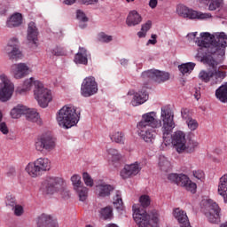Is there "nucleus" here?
Segmentation results:
<instances>
[{
  "label": "nucleus",
  "mask_w": 227,
  "mask_h": 227,
  "mask_svg": "<svg viewBox=\"0 0 227 227\" xmlns=\"http://www.w3.org/2000/svg\"><path fill=\"white\" fill-rule=\"evenodd\" d=\"M195 43L200 47L197 56L200 59L201 63L208 65L215 70L206 71L201 70L199 73L198 78L202 82H210L211 86L221 84L223 80L226 77V73L217 68V61L214 59L216 58H223L226 53L227 35L224 32L215 33L210 35L208 32L200 33V37L195 39Z\"/></svg>",
  "instance_id": "1"
},
{
  "label": "nucleus",
  "mask_w": 227,
  "mask_h": 227,
  "mask_svg": "<svg viewBox=\"0 0 227 227\" xmlns=\"http://www.w3.org/2000/svg\"><path fill=\"white\" fill-rule=\"evenodd\" d=\"M138 136L145 143H153L156 134L153 129H160L162 121L157 119V113L149 112L142 115L141 121L137 124Z\"/></svg>",
  "instance_id": "2"
},
{
  "label": "nucleus",
  "mask_w": 227,
  "mask_h": 227,
  "mask_svg": "<svg viewBox=\"0 0 227 227\" xmlns=\"http://www.w3.org/2000/svg\"><path fill=\"white\" fill-rule=\"evenodd\" d=\"M81 112L72 106H64L57 114V122L62 129H72L79 123Z\"/></svg>",
  "instance_id": "3"
},
{
  "label": "nucleus",
  "mask_w": 227,
  "mask_h": 227,
  "mask_svg": "<svg viewBox=\"0 0 227 227\" xmlns=\"http://www.w3.org/2000/svg\"><path fill=\"white\" fill-rule=\"evenodd\" d=\"M133 219L139 227H158L159 226V212L153 210L150 215L146 214V210L140 209L137 206L133 205Z\"/></svg>",
  "instance_id": "4"
},
{
  "label": "nucleus",
  "mask_w": 227,
  "mask_h": 227,
  "mask_svg": "<svg viewBox=\"0 0 227 227\" xmlns=\"http://www.w3.org/2000/svg\"><path fill=\"white\" fill-rule=\"evenodd\" d=\"M41 191L44 194H56L60 192L64 200L70 198V192L65 190V180L61 177H48L42 184Z\"/></svg>",
  "instance_id": "5"
},
{
  "label": "nucleus",
  "mask_w": 227,
  "mask_h": 227,
  "mask_svg": "<svg viewBox=\"0 0 227 227\" xmlns=\"http://www.w3.org/2000/svg\"><path fill=\"white\" fill-rule=\"evenodd\" d=\"M175 114L173 110L169 106H162L160 119L163 122L161 127L162 137L164 143L170 141L171 134H173V129H175Z\"/></svg>",
  "instance_id": "6"
},
{
  "label": "nucleus",
  "mask_w": 227,
  "mask_h": 227,
  "mask_svg": "<svg viewBox=\"0 0 227 227\" xmlns=\"http://www.w3.org/2000/svg\"><path fill=\"white\" fill-rule=\"evenodd\" d=\"M34 98L36 99L40 107L45 108L52 102V92L51 90L45 88L43 83L40 81L34 82Z\"/></svg>",
  "instance_id": "7"
},
{
  "label": "nucleus",
  "mask_w": 227,
  "mask_h": 227,
  "mask_svg": "<svg viewBox=\"0 0 227 227\" xmlns=\"http://www.w3.org/2000/svg\"><path fill=\"white\" fill-rule=\"evenodd\" d=\"M51 169V160L48 158H38L34 162H30L27 165L25 171L27 172L29 176L36 178L40 176L45 171Z\"/></svg>",
  "instance_id": "8"
},
{
  "label": "nucleus",
  "mask_w": 227,
  "mask_h": 227,
  "mask_svg": "<svg viewBox=\"0 0 227 227\" xmlns=\"http://www.w3.org/2000/svg\"><path fill=\"white\" fill-rule=\"evenodd\" d=\"M176 13L179 15V17H184V19H197L198 20H208V19H212V14L210 12H202L200 11L189 9L184 4L177 5Z\"/></svg>",
  "instance_id": "9"
},
{
  "label": "nucleus",
  "mask_w": 227,
  "mask_h": 227,
  "mask_svg": "<svg viewBox=\"0 0 227 227\" xmlns=\"http://www.w3.org/2000/svg\"><path fill=\"white\" fill-rule=\"evenodd\" d=\"M35 146L37 152H52L56 148V137L49 133L43 134L35 140Z\"/></svg>",
  "instance_id": "10"
},
{
  "label": "nucleus",
  "mask_w": 227,
  "mask_h": 227,
  "mask_svg": "<svg viewBox=\"0 0 227 227\" xmlns=\"http://www.w3.org/2000/svg\"><path fill=\"white\" fill-rule=\"evenodd\" d=\"M141 77L143 81H153L154 82L160 83L169 81V73L151 69L142 73Z\"/></svg>",
  "instance_id": "11"
},
{
  "label": "nucleus",
  "mask_w": 227,
  "mask_h": 227,
  "mask_svg": "<svg viewBox=\"0 0 227 227\" xmlns=\"http://www.w3.org/2000/svg\"><path fill=\"white\" fill-rule=\"evenodd\" d=\"M98 91V84L95 81V77H86L81 86L82 97H93Z\"/></svg>",
  "instance_id": "12"
},
{
  "label": "nucleus",
  "mask_w": 227,
  "mask_h": 227,
  "mask_svg": "<svg viewBox=\"0 0 227 227\" xmlns=\"http://www.w3.org/2000/svg\"><path fill=\"white\" fill-rule=\"evenodd\" d=\"M207 210L206 215L209 221L213 224H217V223H221V207L219 204L214 201L213 200H207Z\"/></svg>",
  "instance_id": "13"
},
{
  "label": "nucleus",
  "mask_w": 227,
  "mask_h": 227,
  "mask_svg": "<svg viewBox=\"0 0 227 227\" xmlns=\"http://www.w3.org/2000/svg\"><path fill=\"white\" fill-rule=\"evenodd\" d=\"M169 139L170 140L166 143H172L176 152L178 153H182L184 152V146L186 143L185 133H184V131H176L173 135L170 134Z\"/></svg>",
  "instance_id": "14"
},
{
  "label": "nucleus",
  "mask_w": 227,
  "mask_h": 227,
  "mask_svg": "<svg viewBox=\"0 0 227 227\" xmlns=\"http://www.w3.org/2000/svg\"><path fill=\"white\" fill-rule=\"evenodd\" d=\"M4 86L0 89V100L1 102H8L10 98H12V95H13L14 86L9 80H6V76L4 74L0 76Z\"/></svg>",
  "instance_id": "15"
},
{
  "label": "nucleus",
  "mask_w": 227,
  "mask_h": 227,
  "mask_svg": "<svg viewBox=\"0 0 227 227\" xmlns=\"http://www.w3.org/2000/svg\"><path fill=\"white\" fill-rule=\"evenodd\" d=\"M5 52L10 59H20L22 58V52L19 50V39L12 38L10 40L8 45L5 48Z\"/></svg>",
  "instance_id": "16"
},
{
  "label": "nucleus",
  "mask_w": 227,
  "mask_h": 227,
  "mask_svg": "<svg viewBox=\"0 0 227 227\" xmlns=\"http://www.w3.org/2000/svg\"><path fill=\"white\" fill-rule=\"evenodd\" d=\"M12 70L15 79H24L32 72L31 67L26 63H18L12 66Z\"/></svg>",
  "instance_id": "17"
},
{
  "label": "nucleus",
  "mask_w": 227,
  "mask_h": 227,
  "mask_svg": "<svg viewBox=\"0 0 227 227\" xmlns=\"http://www.w3.org/2000/svg\"><path fill=\"white\" fill-rule=\"evenodd\" d=\"M173 215L178 222L180 227H192L191 226V222L189 221L187 213L183 209H180V207H176L173 209Z\"/></svg>",
  "instance_id": "18"
},
{
  "label": "nucleus",
  "mask_w": 227,
  "mask_h": 227,
  "mask_svg": "<svg viewBox=\"0 0 227 227\" xmlns=\"http://www.w3.org/2000/svg\"><path fill=\"white\" fill-rule=\"evenodd\" d=\"M139 171H141V166H139V163L137 162L130 165H125L124 169L121 171V176L125 180L127 178L136 176Z\"/></svg>",
  "instance_id": "19"
},
{
  "label": "nucleus",
  "mask_w": 227,
  "mask_h": 227,
  "mask_svg": "<svg viewBox=\"0 0 227 227\" xmlns=\"http://www.w3.org/2000/svg\"><path fill=\"white\" fill-rule=\"evenodd\" d=\"M27 40L29 43H33L35 49L38 47V29L35 22H30L27 28Z\"/></svg>",
  "instance_id": "20"
},
{
  "label": "nucleus",
  "mask_w": 227,
  "mask_h": 227,
  "mask_svg": "<svg viewBox=\"0 0 227 227\" xmlns=\"http://www.w3.org/2000/svg\"><path fill=\"white\" fill-rule=\"evenodd\" d=\"M148 87H143L142 90L135 93L133 100L131 101L134 107L141 106V104H145V102L148 100V92L146 91Z\"/></svg>",
  "instance_id": "21"
},
{
  "label": "nucleus",
  "mask_w": 227,
  "mask_h": 227,
  "mask_svg": "<svg viewBox=\"0 0 227 227\" xmlns=\"http://www.w3.org/2000/svg\"><path fill=\"white\" fill-rule=\"evenodd\" d=\"M38 227H58L56 221L52 219L51 215L43 214L37 218Z\"/></svg>",
  "instance_id": "22"
},
{
  "label": "nucleus",
  "mask_w": 227,
  "mask_h": 227,
  "mask_svg": "<svg viewBox=\"0 0 227 227\" xmlns=\"http://www.w3.org/2000/svg\"><path fill=\"white\" fill-rule=\"evenodd\" d=\"M97 191L99 198H106L107 196H111V192L114 191V186L106 183H101L97 185Z\"/></svg>",
  "instance_id": "23"
},
{
  "label": "nucleus",
  "mask_w": 227,
  "mask_h": 227,
  "mask_svg": "<svg viewBox=\"0 0 227 227\" xmlns=\"http://www.w3.org/2000/svg\"><path fill=\"white\" fill-rule=\"evenodd\" d=\"M74 61L76 65H88V51L86 48H79V51L74 55Z\"/></svg>",
  "instance_id": "24"
},
{
  "label": "nucleus",
  "mask_w": 227,
  "mask_h": 227,
  "mask_svg": "<svg viewBox=\"0 0 227 227\" xmlns=\"http://www.w3.org/2000/svg\"><path fill=\"white\" fill-rule=\"evenodd\" d=\"M143 20V18L139 13L137 12V11H131L126 20V24L129 27L132 26H137L141 24Z\"/></svg>",
  "instance_id": "25"
},
{
  "label": "nucleus",
  "mask_w": 227,
  "mask_h": 227,
  "mask_svg": "<svg viewBox=\"0 0 227 227\" xmlns=\"http://www.w3.org/2000/svg\"><path fill=\"white\" fill-rule=\"evenodd\" d=\"M218 194L223 196L224 203H227V174L220 177L218 184Z\"/></svg>",
  "instance_id": "26"
},
{
  "label": "nucleus",
  "mask_w": 227,
  "mask_h": 227,
  "mask_svg": "<svg viewBox=\"0 0 227 227\" xmlns=\"http://www.w3.org/2000/svg\"><path fill=\"white\" fill-rule=\"evenodd\" d=\"M22 24V14L17 12L12 14L6 21L7 27H19Z\"/></svg>",
  "instance_id": "27"
},
{
  "label": "nucleus",
  "mask_w": 227,
  "mask_h": 227,
  "mask_svg": "<svg viewBox=\"0 0 227 227\" xmlns=\"http://www.w3.org/2000/svg\"><path fill=\"white\" fill-rule=\"evenodd\" d=\"M215 97L217 99L220 100V102L226 104V102H227V83H225L224 85H221L215 90Z\"/></svg>",
  "instance_id": "28"
},
{
  "label": "nucleus",
  "mask_w": 227,
  "mask_h": 227,
  "mask_svg": "<svg viewBox=\"0 0 227 227\" xmlns=\"http://www.w3.org/2000/svg\"><path fill=\"white\" fill-rule=\"evenodd\" d=\"M25 115L28 121H32L33 123H42L40 114L35 110H31L27 107V113H25Z\"/></svg>",
  "instance_id": "29"
},
{
  "label": "nucleus",
  "mask_w": 227,
  "mask_h": 227,
  "mask_svg": "<svg viewBox=\"0 0 227 227\" xmlns=\"http://www.w3.org/2000/svg\"><path fill=\"white\" fill-rule=\"evenodd\" d=\"M36 81L34 82V78H29L24 81L23 82V86L22 87H19L16 90V92L19 93L20 95H24V93H27V91H29V90H31V86H33V84H35Z\"/></svg>",
  "instance_id": "30"
},
{
  "label": "nucleus",
  "mask_w": 227,
  "mask_h": 227,
  "mask_svg": "<svg viewBox=\"0 0 227 227\" xmlns=\"http://www.w3.org/2000/svg\"><path fill=\"white\" fill-rule=\"evenodd\" d=\"M198 146H200V143L198 141L190 139L188 142H185L183 152H186V153H194Z\"/></svg>",
  "instance_id": "31"
},
{
  "label": "nucleus",
  "mask_w": 227,
  "mask_h": 227,
  "mask_svg": "<svg viewBox=\"0 0 227 227\" xmlns=\"http://www.w3.org/2000/svg\"><path fill=\"white\" fill-rule=\"evenodd\" d=\"M27 113V106L22 105H18L11 111L12 118L18 119L20 118L21 114H26Z\"/></svg>",
  "instance_id": "32"
},
{
  "label": "nucleus",
  "mask_w": 227,
  "mask_h": 227,
  "mask_svg": "<svg viewBox=\"0 0 227 227\" xmlns=\"http://www.w3.org/2000/svg\"><path fill=\"white\" fill-rule=\"evenodd\" d=\"M111 141L114 143H119L120 145H123L125 142V135L121 131H114L110 134Z\"/></svg>",
  "instance_id": "33"
},
{
  "label": "nucleus",
  "mask_w": 227,
  "mask_h": 227,
  "mask_svg": "<svg viewBox=\"0 0 227 227\" xmlns=\"http://www.w3.org/2000/svg\"><path fill=\"white\" fill-rule=\"evenodd\" d=\"M80 201H86L88 200V188L84 185L74 189Z\"/></svg>",
  "instance_id": "34"
},
{
  "label": "nucleus",
  "mask_w": 227,
  "mask_h": 227,
  "mask_svg": "<svg viewBox=\"0 0 227 227\" xmlns=\"http://www.w3.org/2000/svg\"><path fill=\"white\" fill-rule=\"evenodd\" d=\"M194 67H196L195 63L188 62V63L180 65L178 68L181 74L184 75V74H191V72L194 70Z\"/></svg>",
  "instance_id": "35"
},
{
  "label": "nucleus",
  "mask_w": 227,
  "mask_h": 227,
  "mask_svg": "<svg viewBox=\"0 0 227 227\" xmlns=\"http://www.w3.org/2000/svg\"><path fill=\"white\" fill-rule=\"evenodd\" d=\"M159 167L161 171L168 172L171 169V162L164 156L160 157Z\"/></svg>",
  "instance_id": "36"
},
{
  "label": "nucleus",
  "mask_w": 227,
  "mask_h": 227,
  "mask_svg": "<svg viewBox=\"0 0 227 227\" xmlns=\"http://www.w3.org/2000/svg\"><path fill=\"white\" fill-rule=\"evenodd\" d=\"M152 29V20H147L145 24L142 25L141 31L137 32L138 38H145L146 33Z\"/></svg>",
  "instance_id": "37"
},
{
  "label": "nucleus",
  "mask_w": 227,
  "mask_h": 227,
  "mask_svg": "<svg viewBox=\"0 0 227 227\" xmlns=\"http://www.w3.org/2000/svg\"><path fill=\"white\" fill-rule=\"evenodd\" d=\"M139 201L141 206L137 205V204H134L136 205L140 210H145V208H146L147 207H150V196L148 195H142L139 198Z\"/></svg>",
  "instance_id": "38"
},
{
  "label": "nucleus",
  "mask_w": 227,
  "mask_h": 227,
  "mask_svg": "<svg viewBox=\"0 0 227 227\" xmlns=\"http://www.w3.org/2000/svg\"><path fill=\"white\" fill-rule=\"evenodd\" d=\"M107 153H108L110 159H112V162H118V160H120L121 159V154H120L118 150H116L114 148L108 149Z\"/></svg>",
  "instance_id": "39"
},
{
  "label": "nucleus",
  "mask_w": 227,
  "mask_h": 227,
  "mask_svg": "<svg viewBox=\"0 0 227 227\" xmlns=\"http://www.w3.org/2000/svg\"><path fill=\"white\" fill-rule=\"evenodd\" d=\"M100 215L102 219L106 221V219H112L113 218V207H106L100 210Z\"/></svg>",
  "instance_id": "40"
},
{
  "label": "nucleus",
  "mask_w": 227,
  "mask_h": 227,
  "mask_svg": "<svg viewBox=\"0 0 227 227\" xmlns=\"http://www.w3.org/2000/svg\"><path fill=\"white\" fill-rule=\"evenodd\" d=\"M71 182L74 186V189H78L79 187H82V182L81 181V176L74 174L71 177Z\"/></svg>",
  "instance_id": "41"
},
{
  "label": "nucleus",
  "mask_w": 227,
  "mask_h": 227,
  "mask_svg": "<svg viewBox=\"0 0 227 227\" xmlns=\"http://www.w3.org/2000/svg\"><path fill=\"white\" fill-rule=\"evenodd\" d=\"M114 205H115L117 209H121V207H123V200L121 199V192H116V194L114 197Z\"/></svg>",
  "instance_id": "42"
},
{
  "label": "nucleus",
  "mask_w": 227,
  "mask_h": 227,
  "mask_svg": "<svg viewBox=\"0 0 227 227\" xmlns=\"http://www.w3.org/2000/svg\"><path fill=\"white\" fill-rule=\"evenodd\" d=\"M184 189H186L189 192H192V194H196V189H198V185L196 183H193L191 181V179L188 180L186 184H184Z\"/></svg>",
  "instance_id": "43"
},
{
  "label": "nucleus",
  "mask_w": 227,
  "mask_h": 227,
  "mask_svg": "<svg viewBox=\"0 0 227 227\" xmlns=\"http://www.w3.org/2000/svg\"><path fill=\"white\" fill-rule=\"evenodd\" d=\"M221 4H223V0H210L208 5L209 12H215L217 8H221Z\"/></svg>",
  "instance_id": "44"
},
{
  "label": "nucleus",
  "mask_w": 227,
  "mask_h": 227,
  "mask_svg": "<svg viewBox=\"0 0 227 227\" xmlns=\"http://www.w3.org/2000/svg\"><path fill=\"white\" fill-rule=\"evenodd\" d=\"M82 178H83V182H84L85 185H87V187H93V185H94L93 178H91V176H90V174H88V172H84L82 174Z\"/></svg>",
  "instance_id": "45"
},
{
  "label": "nucleus",
  "mask_w": 227,
  "mask_h": 227,
  "mask_svg": "<svg viewBox=\"0 0 227 227\" xmlns=\"http://www.w3.org/2000/svg\"><path fill=\"white\" fill-rule=\"evenodd\" d=\"M181 115L183 120H185V121H189V120L192 119V113L188 108H183L181 110Z\"/></svg>",
  "instance_id": "46"
},
{
  "label": "nucleus",
  "mask_w": 227,
  "mask_h": 227,
  "mask_svg": "<svg viewBox=\"0 0 227 227\" xmlns=\"http://www.w3.org/2000/svg\"><path fill=\"white\" fill-rule=\"evenodd\" d=\"M189 180V177L184 174H179V178L177 179L176 185L184 187Z\"/></svg>",
  "instance_id": "47"
},
{
  "label": "nucleus",
  "mask_w": 227,
  "mask_h": 227,
  "mask_svg": "<svg viewBox=\"0 0 227 227\" xmlns=\"http://www.w3.org/2000/svg\"><path fill=\"white\" fill-rule=\"evenodd\" d=\"M99 42H104L105 43H109V42H113V36L107 35L106 33H100L98 35Z\"/></svg>",
  "instance_id": "48"
},
{
  "label": "nucleus",
  "mask_w": 227,
  "mask_h": 227,
  "mask_svg": "<svg viewBox=\"0 0 227 227\" xmlns=\"http://www.w3.org/2000/svg\"><path fill=\"white\" fill-rule=\"evenodd\" d=\"M187 125H188V129H190V130H196V129H198L199 127V123L198 121H196V119H190L189 121H186Z\"/></svg>",
  "instance_id": "49"
},
{
  "label": "nucleus",
  "mask_w": 227,
  "mask_h": 227,
  "mask_svg": "<svg viewBox=\"0 0 227 227\" xmlns=\"http://www.w3.org/2000/svg\"><path fill=\"white\" fill-rule=\"evenodd\" d=\"M5 203L8 207H12V208L17 205V200H15V197L12 195H7Z\"/></svg>",
  "instance_id": "50"
},
{
  "label": "nucleus",
  "mask_w": 227,
  "mask_h": 227,
  "mask_svg": "<svg viewBox=\"0 0 227 227\" xmlns=\"http://www.w3.org/2000/svg\"><path fill=\"white\" fill-rule=\"evenodd\" d=\"M12 210L14 212V215L17 217H20V215H22V214H24V207L16 204V206L14 207H12Z\"/></svg>",
  "instance_id": "51"
},
{
  "label": "nucleus",
  "mask_w": 227,
  "mask_h": 227,
  "mask_svg": "<svg viewBox=\"0 0 227 227\" xmlns=\"http://www.w3.org/2000/svg\"><path fill=\"white\" fill-rule=\"evenodd\" d=\"M76 19L80 20V22H88V17H86V14H84L81 10L76 12Z\"/></svg>",
  "instance_id": "52"
},
{
  "label": "nucleus",
  "mask_w": 227,
  "mask_h": 227,
  "mask_svg": "<svg viewBox=\"0 0 227 227\" xmlns=\"http://www.w3.org/2000/svg\"><path fill=\"white\" fill-rule=\"evenodd\" d=\"M193 176L197 178V180H203V178H205V173L203 170L193 171Z\"/></svg>",
  "instance_id": "53"
},
{
  "label": "nucleus",
  "mask_w": 227,
  "mask_h": 227,
  "mask_svg": "<svg viewBox=\"0 0 227 227\" xmlns=\"http://www.w3.org/2000/svg\"><path fill=\"white\" fill-rule=\"evenodd\" d=\"M179 176H180V175H178V174H169L168 176V179L170 182H172V184H177Z\"/></svg>",
  "instance_id": "54"
},
{
  "label": "nucleus",
  "mask_w": 227,
  "mask_h": 227,
  "mask_svg": "<svg viewBox=\"0 0 227 227\" xmlns=\"http://www.w3.org/2000/svg\"><path fill=\"white\" fill-rule=\"evenodd\" d=\"M0 132H2V134H8L9 129H8V126L6 125V122H0Z\"/></svg>",
  "instance_id": "55"
},
{
  "label": "nucleus",
  "mask_w": 227,
  "mask_h": 227,
  "mask_svg": "<svg viewBox=\"0 0 227 227\" xmlns=\"http://www.w3.org/2000/svg\"><path fill=\"white\" fill-rule=\"evenodd\" d=\"M51 54L53 56H63V51L61 48L56 47L55 49L51 50Z\"/></svg>",
  "instance_id": "56"
},
{
  "label": "nucleus",
  "mask_w": 227,
  "mask_h": 227,
  "mask_svg": "<svg viewBox=\"0 0 227 227\" xmlns=\"http://www.w3.org/2000/svg\"><path fill=\"white\" fill-rule=\"evenodd\" d=\"M82 4H97V0H80Z\"/></svg>",
  "instance_id": "57"
},
{
  "label": "nucleus",
  "mask_w": 227,
  "mask_h": 227,
  "mask_svg": "<svg viewBox=\"0 0 227 227\" xmlns=\"http://www.w3.org/2000/svg\"><path fill=\"white\" fill-rule=\"evenodd\" d=\"M158 1L157 0H150L149 1V6H150V8H152L153 10L154 9V8H157V4H158Z\"/></svg>",
  "instance_id": "58"
},
{
  "label": "nucleus",
  "mask_w": 227,
  "mask_h": 227,
  "mask_svg": "<svg viewBox=\"0 0 227 227\" xmlns=\"http://www.w3.org/2000/svg\"><path fill=\"white\" fill-rule=\"evenodd\" d=\"M7 11L8 7L3 5V4H0V15H4V13H6Z\"/></svg>",
  "instance_id": "59"
},
{
  "label": "nucleus",
  "mask_w": 227,
  "mask_h": 227,
  "mask_svg": "<svg viewBox=\"0 0 227 227\" xmlns=\"http://www.w3.org/2000/svg\"><path fill=\"white\" fill-rule=\"evenodd\" d=\"M15 175H16L15 168H9L7 172V176H15Z\"/></svg>",
  "instance_id": "60"
},
{
  "label": "nucleus",
  "mask_w": 227,
  "mask_h": 227,
  "mask_svg": "<svg viewBox=\"0 0 227 227\" xmlns=\"http://www.w3.org/2000/svg\"><path fill=\"white\" fill-rule=\"evenodd\" d=\"M75 1H77V0H64V3H65V4H67L70 6V5L74 4L75 3Z\"/></svg>",
  "instance_id": "61"
},
{
  "label": "nucleus",
  "mask_w": 227,
  "mask_h": 227,
  "mask_svg": "<svg viewBox=\"0 0 227 227\" xmlns=\"http://www.w3.org/2000/svg\"><path fill=\"white\" fill-rule=\"evenodd\" d=\"M129 63V60L123 59H121V65H122V67H125L126 65H128Z\"/></svg>",
  "instance_id": "62"
},
{
  "label": "nucleus",
  "mask_w": 227,
  "mask_h": 227,
  "mask_svg": "<svg viewBox=\"0 0 227 227\" xmlns=\"http://www.w3.org/2000/svg\"><path fill=\"white\" fill-rule=\"evenodd\" d=\"M148 43H152V45H155V43H157V39H150L148 41Z\"/></svg>",
  "instance_id": "63"
},
{
  "label": "nucleus",
  "mask_w": 227,
  "mask_h": 227,
  "mask_svg": "<svg viewBox=\"0 0 227 227\" xmlns=\"http://www.w3.org/2000/svg\"><path fill=\"white\" fill-rule=\"evenodd\" d=\"M107 227H118V226L114 223H110V224L107 225Z\"/></svg>",
  "instance_id": "64"
}]
</instances>
